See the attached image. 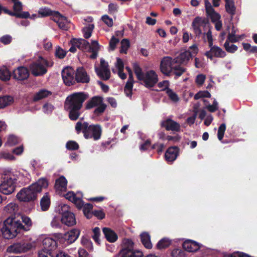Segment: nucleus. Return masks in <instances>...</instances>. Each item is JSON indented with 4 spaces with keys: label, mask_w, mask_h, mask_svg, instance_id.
Instances as JSON below:
<instances>
[{
    "label": "nucleus",
    "mask_w": 257,
    "mask_h": 257,
    "mask_svg": "<svg viewBox=\"0 0 257 257\" xmlns=\"http://www.w3.org/2000/svg\"><path fill=\"white\" fill-rule=\"evenodd\" d=\"M87 96L83 92H77L68 96L66 100L64 107L69 113L71 120H76L80 115V110Z\"/></svg>",
    "instance_id": "nucleus-1"
},
{
    "label": "nucleus",
    "mask_w": 257,
    "mask_h": 257,
    "mask_svg": "<svg viewBox=\"0 0 257 257\" xmlns=\"http://www.w3.org/2000/svg\"><path fill=\"white\" fill-rule=\"evenodd\" d=\"M48 186L47 180L44 178L40 179L37 182L30 186L22 189L17 194V198L22 202H29L34 200L37 194Z\"/></svg>",
    "instance_id": "nucleus-2"
},
{
    "label": "nucleus",
    "mask_w": 257,
    "mask_h": 257,
    "mask_svg": "<svg viewBox=\"0 0 257 257\" xmlns=\"http://www.w3.org/2000/svg\"><path fill=\"white\" fill-rule=\"evenodd\" d=\"M23 228H24V225L20 220L14 217H9L4 222L2 232L5 238L12 239L20 233Z\"/></svg>",
    "instance_id": "nucleus-3"
},
{
    "label": "nucleus",
    "mask_w": 257,
    "mask_h": 257,
    "mask_svg": "<svg viewBox=\"0 0 257 257\" xmlns=\"http://www.w3.org/2000/svg\"><path fill=\"white\" fill-rule=\"evenodd\" d=\"M53 62L41 55L36 56L35 60L29 66L32 74L35 76H43L47 72L48 68L52 67Z\"/></svg>",
    "instance_id": "nucleus-4"
},
{
    "label": "nucleus",
    "mask_w": 257,
    "mask_h": 257,
    "mask_svg": "<svg viewBox=\"0 0 257 257\" xmlns=\"http://www.w3.org/2000/svg\"><path fill=\"white\" fill-rule=\"evenodd\" d=\"M160 69L165 75H169L173 71L177 76H181L185 71L183 68L177 65L174 59L168 56L164 57L161 61Z\"/></svg>",
    "instance_id": "nucleus-5"
},
{
    "label": "nucleus",
    "mask_w": 257,
    "mask_h": 257,
    "mask_svg": "<svg viewBox=\"0 0 257 257\" xmlns=\"http://www.w3.org/2000/svg\"><path fill=\"white\" fill-rule=\"evenodd\" d=\"M134 69L137 78L143 81L147 87H152L157 83L158 75L155 71L151 70L144 73L141 68L137 64L134 65Z\"/></svg>",
    "instance_id": "nucleus-6"
},
{
    "label": "nucleus",
    "mask_w": 257,
    "mask_h": 257,
    "mask_svg": "<svg viewBox=\"0 0 257 257\" xmlns=\"http://www.w3.org/2000/svg\"><path fill=\"white\" fill-rule=\"evenodd\" d=\"M75 129L78 132L82 130L85 139L93 138L94 140H97L100 138L101 128L99 125H89L86 122H78L76 124Z\"/></svg>",
    "instance_id": "nucleus-7"
},
{
    "label": "nucleus",
    "mask_w": 257,
    "mask_h": 257,
    "mask_svg": "<svg viewBox=\"0 0 257 257\" xmlns=\"http://www.w3.org/2000/svg\"><path fill=\"white\" fill-rule=\"evenodd\" d=\"M65 198L72 202L78 208L83 207V212L87 218L91 217V211L92 210L93 206L90 203L84 204L82 201V194L80 192L74 193L72 191L68 192L65 195Z\"/></svg>",
    "instance_id": "nucleus-8"
},
{
    "label": "nucleus",
    "mask_w": 257,
    "mask_h": 257,
    "mask_svg": "<svg viewBox=\"0 0 257 257\" xmlns=\"http://www.w3.org/2000/svg\"><path fill=\"white\" fill-rule=\"evenodd\" d=\"M17 179L13 178L11 174L2 176L0 183V192L9 195L15 191Z\"/></svg>",
    "instance_id": "nucleus-9"
},
{
    "label": "nucleus",
    "mask_w": 257,
    "mask_h": 257,
    "mask_svg": "<svg viewBox=\"0 0 257 257\" xmlns=\"http://www.w3.org/2000/svg\"><path fill=\"white\" fill-rule=\"evenodd\" d=\"M59 212L61 214V223L68 226H72L76 224L75 215L70 211L69 207L67 204H61L59 206Z\"/></svg>",
    "instance_id": "nucleus-10"
},
{
    "label": "nucleus",
    "mask_w": 257,
    "mask_h": 257,
    "mask_svg": "<svg viewBox=\"0 0 257 257\" xmlns=\"http://www.w3.org/2000/svg\"><path fill=\"white\" fill-rule=\"evenodd\" d=\"M198 51V49L196 45H193L188 50L181 52L178 56L174 58L175 61L178 66H179V64H186L190 59L196 55Z\"/></svg>",
    "instance_id": "nucleus-11"
},
{
    "label": "nucleus",
    "mask_w": 257,
    "mask_h": 257,
    "mask_svg": "<svg viewBox=\"0 0 257 257\" xmlns=\"http://www.w3.org/2000/svg\"><path fill=\"white\" fill-rule=\"evenodd\" d=\"M57 247L56 241L51 237H45L42 241L41 249L38 252V255L43 254L47 256H52L55 252Z\"/></svg>",
    "instance_id": "nucleus-12"
},
{
    "label": "nucleus",
    "mask_w": 257,
    "mask_h": 257,
    "mask_svg": "<svg viewBox=\"0 0 257 257\" xmlns=\"http://www.w3.org/2000/svg\"><path fill=\"white\" fill-rule=\"evenodd\" d=\"M33 246L34 245L30 242L16 243L9 246L7 251L10 253H22L31 249Z\"/></svg>",
    "instance_id": "nucleus-13"
},
{
    "label": "nucleus",
    "mask_w": 257,
    "mask_h": 257,
    "mask_svg": "<svg viewBox=\"0 0 257 257\" xmlns=\"http://www.w3.org/2000/svg\"><path fill=\"white\" fill-rule=\"evenodd\" d=\"M95 72L97 75L101 79L106 80L110 76V71L108 68V64L103 59L100 60V68L95 67Z\"/></svg>",
    "instance_id": "nucleus-14"
},
{
    "label": "nucleus",
    "mask_w": 257,
    "mask_h": 257,
    "mask_svg": "<svg viewBox=\"0 0 257 257\" xmlns=\"http://www.w3.org/2000/svg\"><path fill=\"white\" fill-rule=\"evenodd\" d=\"M75 75V70L71 67L65 68L62 71V77L64 83L70 86L75 83L76 81Z\"/></svg>",
    "instance_id": "nucleus-15"
},
{
    "label": "nucleus",
    "mask_w": 257,
    "mask_h": 257,
    "mask_svg": "<svg viewBox=\"0 0 257 257\" xmlns=\"http://www.w3.org/2000/svg\"><path fill=\"white\" fill-rule=\"evenodd\" d=\"M209 47L210 50L205 53L208 58L212 60L213 57L223 58L226 56V53L219 47L213 45Z\"/></svg>",
    "instance_id": "nucleus-16"
},
{
    "label": "nucleus",
    "mask_w": 257,
    "mask_h": 257,
    "mask_svg": "<svg viewBox=\"0 0 257 257\" xmlns=\"http://www.w3.org/2000/svg\"><path fill=\"white\" fill-rule=\"evenodd\" d=\"M52 20L58 24L60 29L64 30L68 29L69 22L66 17L61 15L58 12L53 13Z\"/></svg>",
    "instance_id": "nucleus-17"
},
{
    "label": "nucleus",
    "mask_w": 257,
    "mask_h": 257,
    "mask_svg": "<svg viewBox=\"0 0 257 257\" xmlns=\"http://www.w3.org/2000/svg\"><path fill=\"white\" fill-rule=\"evenodd\" d=\"M204 3L206 13L211 19V21L214 23L219 21L220 16L214 11L208 0H204Z\"/></svg>",
    "instance_id": "nucleus-18"
},
{
    "label": "nucleus",
    "mask_w": 257,
    "mask_h": 257,
    "mask_svg": "<svg viewBox=\"0 0 257 257\" xmlns=\"http://www.w3.org/2000/svg\"><path fill=\"white\" fill-rule=\"evenodd\" d=\"M13 76L15 79L19 80L27 79L29 76V72L25 67H19L13 71Z\"/></svg>",
    "instance_id": "nucleus-19"
},
{
    "label": "nucleus",
    "mask_w": 257,
    "mask_h": 257,
    "mask_svg": "<svg viewBox=\"0 0 257 257\" xmlns=\"http://www.w3.org/2000/svg\"><path fill=\"white\" fill-rule=\"evenodd\" d=\"M75 80L78 83H88L90 78L86 71L82 67H79L77 69L75 73Z\"/></svg>",
    "instance_id": "nucleus-20"
},
{
    "label": "nucleus",
    "mask_w": 257,
    "mask_h": 257,
    "mask_svg": "<svg viewBox=\"0 0 257 257\" xmlns=\"http://www.w3.org/2000/svg\"><path fill=\"white\" fill-rule=\"evenodd\" d=\"M80 231L78 229H73L65 233L63 238L69 244L74 242L79 237Z\"/></svg>",
    "instance_id": "nucleus-21"
},
{
    "label": "nucleus",
    "mask_w": 257,
    "mask_h": 257,
    "mask_svg": "<svg viewBox=\"0 0 257 257\" xmlns=\"http://www.w3.org/2000/svg\"><path fill=\"white\" fill-rule=\"evenodd\" d=\"M201 244L194 240L188 239L183 243V248L188 252H194L200 249Z\"/></svg>",
    "instance_id": "nucleus-22"
},
{
    "label": "nucleus",
    "mask_w": 257,
    "mask_h": 257,
    "mask_svg": "<svg viewBox=\"0 0 257 257\" xmlns=\"http://www.w3.org/2000/svg\"><path fill=\"white\" fill-rule=\"evenodd\" d=\"M71 43L72 44V46L69 49V51L72 53H75L76 51V48H78L80 49H83L84 48V46L89 45V42L82 39H73L71 41Z\"/></svg>",
    "instance_id": "nucleus-23"
},
{
    "label": "nucleus",
    "mask_w": 257,
    "mask_h": 257,
    "mask_svg": "<svg viewBox=\"0 0 257 257\" xmlns=\"http://www.w3.org/2000/svg\"><path fill=\"white\" fill-rule=\"evenodd\" d=\"M123 69L124 64L122 60L119 58H117L116 62L115 63V68L112 69V72L114 73H117L122 79H125L126 78V75L123 72Z\"/></svg>",
    "instance_id": "nucleus-24"
},
{
    "label": "nucleus",
    "mask_w": 257,
    "mask_h": 257,
    "mask_svg": "<svg viewBox=\"0 0 257 257\" xmlns=\"http://www.w3.org/2000/svg\"><path fill=\"white\" fill-rule=\"evenodd\" d=\"M14 178L17 179V181L18 180L20 182H22V184L28 183L30 180V174L25 170H22V171H16L13 174Z\"/></svg>",
    "instance_id": "nucleus-25"
},
{
    "label": "nucleus",
    "mask_w": 257,
    "mask_h": 257,
    "mask_svg": "<svg viewBox=\"0 0 257 257\" xmlns=\"http://www.w3.org/2000/svg\"><path fill=\"white\" fill-rule=\"evenodd\" d=\"M162 125L165 127L167 131L177 132L180 131V125L171 119L168 118L163 121L162 122Z\"/></svg>",
    "instance_id": "nucleus-26"
},
{
    "label": "nucleus",
    "mask_w": 257,
    "mask_h": 257,
    "mask_svg": "<svg viewBox=\"0 0 257 257\" xmlns=\"http://www.w3.org/2000/svg\"><path fill=\"white\" fill-rule=\"evenodd\" d=\"M178 154V149L177 147H170L165 153V159L168 162H173L177 158Z\"/></svg>",
    "instance_id": "nucleus-27"
},
{
    "label": "nucleus",
    "mask_w": 257,
    "mask_h": 257,
    "mask_svg": "<svg viewBox=\"0 0 257 257\" xmlns=\"http://www.w3.org/2000/svg\"><path fill=\"white\" fill-rule=\"evenodd\" d=\"M67 181L64 176H61L56 181L55 189L57 192H64L67 189Z\"/></svg>",
    "instance_id": "nucleus-28"
},
{
    "label": "nucleus",
    "mask_w": 257,
    "mask_h": 257,
    "mask_svg": "<svg viewBox=\"0 0 257 257\" xmlns=\"http://www.w3.org/2000/svg\"><path fill=\"white\" fill-rule=\"evenodd\" d=\"M205 23V19L201 17L195 18L192 22V27L194 32L197 35H199L201 33V31L200 27Z\"/></svg>",
    "instance_id": "nucleus-29"
},
{
    "label": "nucleus",
    "mask_w": 257,
    "mask_h": 257,
    "mask_svg": "<svg viewBox=\"0 0 257 257\" xmlns=\"http://www.w3.org/2000/svg\"><path fill=\"white\" fill-rule=\"evenodd\" d=\"M52 95V92L46 89H42L36 92L33 96V100L37 101L45 98H47Z\"/></svg>",
    "instance_id": "nucleus-30"
},
{
    "label": "nucleus",
    "mask_w": 257,
    "mask_h": 257,
    "mask_svg": "<svg viewBox=\"0 0 257 257\" xmlns=\"http://www.w3.org/2000/svg\"><path fill=\"white\" fill-rule=\"evenodd\" d=\"M103 232L106 239L110 242H114L117 239V234L110 228H103Z\"/></svg>",
    "instance_id": "nucleus-31"
},
{
    "label": "nucleus",
    "mask_w": 257,
    "mask_h": 257,
    "mask_svg": "<svg viewBox=\"0 0 257 257\" xmlns=\"http://www.w3.org/2000/svg\"><path fill=\"white\" fill-rule=\"evenodd\" d=\"M89 47L90 52H92V54L90 56V57L92 59H95L97 56V52L99 50L100 46L97 41H92L91 45L84 46V47Z\"/></svg>",
    "instance_id": "nucleus-32"
},
{
    "label": "nucleus",
    "mask_w": 257,
    "mask_h": 257,
    "mask_svg": "<svg viewBox=\"0 0 257 257\" xmlns=\"http://www.w3.org/2000/svg\"><path fill=\"white\" fill-rule=\"evenodd\" d=\"M14 101L13 97L10 95L0 96V109L11 105Z\"/></svg>",
    "instance_id": "nucleus-33"
},
{
    "label": "nucleus",
    "mask_w": 257,
    "mask_h": 257,
    "mask_svg": "<svg viewBox=\"0 0 257 257\" xmlns=\"http://www.w3.org/2000/svg\"><path fill=\"white\" fill-rule=\"evenodd\" d=\"M4 210L6 213L13 215L17 213L19 210V206L17 203L11 202L5 207Z\"/></svg>",
    "instance_id": "nucleus-34"
},
{
    "label": "nucleus",
    "mask_w": 257,
    "mask_h": 257,
    "mask_svg": "<svg viewBox=\"0 0 257 257\" xmlns=\"http://www.w3.org/2000/svg\"><path fill=\"white\" fill-rule=\"evenodd\" d=\"M141 241L147 248H151L152 244L151 241L150 235L148 232H144L140 234Z\"/></svg>",
    "instance_id": "nucleus-35"
},
{
    "label": "nucleus",
    "mask_w": 257,
    "mask_h": 257,
    "mask_svg": "<svg viewBox=\"0 0 257 257\" xmlns=\"http://www.w3.org/2000/svg\"><path fill=\"white\" fill-rule=\"evenodd\" d=\"M103 103L102 99L100 97L95 96L93 97L87 104L86 107L88 109L94 107H97Z\"/></svg>",
    "instance_id": "nucleus-36"
},
{
    "label": "nucleus",
    "mask_w": 257,
    "mask_h": 257,
    "mask_svg": "<svg viewBox=\"0 0 257 257\" xmlns=\"http://www.w3.org/2000/svg\"><path fill=\"white\" fill-rule=\"evenodd\" d=\"M40 205L43 211H46L49 208L50 205V199L48 193H45L41 199Z\"/></svg>",
    "instance_id": "nucleus-37"
},
{
    "label": "nucleus",
    "mask_w": 257,
    "mask_h": 257,
    "mask_svg": "<svg viewBox=\"0 0 257 257\" xmlns=\"http://www.w3.org/2000/svg\"><path fill=\"white\" fill-rule=\"evenodd\" d=\"M124 257H143V252L139 250H133L129 249L128 250H124L123 254Z\"/></svg>",
    "instance_id": "nucleus-38"
},
{
    "label": "nucleus",
    "mask_w": 257,
    "mask_h": 257,
    "mask_svg": "<svg viewBox=\"0 0 257 257\" xmlns=\"http://www.w3.org/2000/svg\"><path fill=\"white\" fill-rule=\"evenodd\" d=\"M11 72L6 67H3L0 68V79L3 81L10 80L11 78Z\"/></svg>",
    "instance_id": "nucleus-39"
},
{
    "label": "nucleus",
    "mask_w": 257,
    "mask_h": 257,
    "mask_svg": "<svg viewBox=\"0 0 257 257\" xmlns=\"http://www.w3.org/2000/svg\"><path fill=\"white\" fill-rule=\"evenodd\" d=\"M55 12H56V11H52L50 9L46 7L41 8L38 11V14L42 17L51 16L52 19L53 18V13Z\"/></svg>",
    "instance_id": "nucleus-40"
},
{
    "label": "nucleus",
    "mask_w": 257,
    "mask_h": 257,
    "mask_svg": "<svg viewBox=\"0 0 257 257\" xmlns=\"http://www.w3.org/2000/svg\"><path fill=\"white\" fill-rule=\"evenodd\" d=\"M20 141L21 140L20 138L14 135H11L8 137L6 145L13 146L19 143Z\"/></svg>",
    "instance_id": "nucleus-41"
},
{
    "label": "nucleus",
    "mask_w": 257,
    "mask_h": 257,
    "mask_svg": "<svg viewBox=\"0 0 257 257\" xmlns=\"http://www.w3.org/2000/svg\"><path fill=\"white\" fill-rule=\"evenodd\" d=\"M94 28V26L93 24H89L83 29L84 37L86 39H88L91 37Z\"/></svg>",
    "instance_id": "nucleus-42"
},
{
    "label": "nucleus",
    "mask_w": 257,
    "mask_h": 257,
    "mask_svg": "<svg viewBox=\"0 0 257 257\" xmlns=\"http://www.w3.org/2000/svg\"><path fill=\"white\" fill-rule=\"evenodd\" d=\"M225 1V9L227 13L233 15L235 13V8L232 0Z\"/></svg>",
    "instance_id": "nucleus-43"
},
{
    "label": "nucleus",
    "mask_w": 257,
    "mask_h": 257,
    "mask_svg": "<svg viewBox=\"0 0 257 257\" xmlns=\"http://www.w3.org/2000/svg\"><path fill=\"white\" fill-rule=\"evenodd\" d=\"M21 219L22 222L25 223L26 226L24 225V228H23V230L27 231L30 230V227L32 225V222L31 219L29 217L25 215H22Z\"/></svg>",
    "instance_id": "nucleus-44"
},
{
    "label": "nucleus",
    "mask_w": 257,
    "mask_h": 257,
    "mask_svg": "<svg viewBox=\"0 0 257 257\" xmlns=\"http://www.w3.org/2000/svg\"><path fill=\"white\" fill-rule=\"evenodd\" d=\"M171 244V240L168 238H164L157 243V246L159 249H163L168 247Z\"/></svg>",
    "instance_id": "nucleus-45"
},
{
    "label": "nucleus",
    "mask_w": 257,
    "mask_h": 257,
    "mask_svg": "<svg viewBox=\"0 0 257 257\" xmlns=\"http://www.w3.org/2000/svg\"><path fill=\"white\" fill-rule=\"evenodd\" d=\"M211 96V94L207 91H200L196 94L194 96L195 99H198L200 98H202V100L204 102H205L206 101L204 99V97H210Z\"/></svg>",
    "instance_id": "nucleus-46"
},
{
    "label": "nucleus",
    "mask_w": 257,
    "mask_h": 257,
    "mask_svg": "<svg viewBox=\"0 0 257 257\" xmlns=\"http://www.w3.org/2000/svg\"><path fill=\"white\" fill-rule=\"evenodd\" d=\"M225 50L229 53H234L237 50V47L234 44H230L229 42L226 40L224 44Z\"/></svg>",
    "instance_id": "nucleus-47"
},
{
    "label": "nucleus",
    "mask_w": 257,
    "mask_h": 257,
    "mask_svg": "<svg viewBox=\"0 0 257 257\" xmlns=\"http://www.w3.org/2000/svg\"><path fill=\"white\" fill-rule=\"evenodd\" d=\"M130 42L127 39H124L121 42L120 53H126L127 49L130 47Z\"/></svg>",
    "instance_id": "nucleus-48"
},
{
    "label": "nucleus",
    "mask_w": 257,
    "mask_h": 257,
    "mask_svg": "<svg viewBox=\"0 0 257 257\" xmlns=\"http://www.w3.org/2000/svg\"><path fill=\"white\" fill-rule=\"evenodd\" d=\"M67 53V51L59 46H57L55 50V55L60 59L64 58Z\"/></svg>",
    "instance_id": "nucleus-49"
},
{
    "label": "nucleus",
    "mask_w": 257,
    "mask_h": 257,
    "mask_svg": "<svg viewBox=\"0 0 257 257\" xmlns=\"http://www.w3.org/2000/svg\"><path fill=\"white\" fill-rule=\"evenodd\" d=\"M203 38L204 41L208 42L209 46L213 45V39L210 30H209L207 33H204Z\"/></svg>",
    "instance_id": "nucleus-50"
},
{
    "label": "nucleus",
    "mask_w": 257,
    "mask_h": 257,
    "mask_svg": "<svg viewBox=\"0 0 257 257\" xmlns=\"http://www.w3.org/2000/svg\"><path fill=\"white\" fill-rule=\"evenodd\" d=\"M205 108L210 112H213L218 108V103L215 99H214L212 104H205Z\"/></svg>",
    "instance_id": "nucleus-51"
},
{
    "label": "nucleus",
    "mask_w": 257,
    "mask_h": 257,
    "mask_svg": "<svg viewBox=\"0 0 257 257\" xmlns=\"http://www.w3.org/2000/svg\"><path fill=\"white\" fill-rule=\"evenodd\" d=\"M123 244L124 245V248L122 250V253L123 254L124 250H128L129 249H132L131 248L133 247L134 245V242L131 239H124L123 240Z\"/></svg>",
    "instance_id": "nucleus-52"
},
{
    "label": "nucleus",
    "mask_w": 257,
    "mask_h": 257,
    "mask_svg": "<svg viewBox=\"0 0 257 257\" xmlns=\"http://www.w3.org/2000/svg\"><path fill=\"white\" fill-rule=\"evenodd\" d=\"M61 218L59 217L55 216L51 222V225L54 228H60L61 227Z\"/></svg>",
    "instance_id": "nucleus-53"
},
{
    "label": "nucleus",
    "mask_w": 257,
    "mask_h": 257,
    "mask_svg": "<svg viewBox=\"0 0 257 257\" xmlns=\"http://www.w3.org/2000/svg\"><path fill=\"white\" fill-rule=\"evenodd\" d=\"M93 233L92 238L94 240V241L97 242L98 244L100 243L99 240V236L100 234V230L99 228L96 227L93 229Z\"/></svg>",
    "instance_id": "nucleus-54"
},
{
    "label": "nucleus",
    "mask_w": 257,
    "mask_h": 257,
    "mask_svg": "<svg viewBox=\"0 0 257 257\" xmlns=\"http://www.w3.org/2000/svg\"><path fill=\"white\" fill-rule=\"evenodd\" d=\"M226 129V126L224 123L221 124L218 128L217 137L219 141H221L224 136V134Z\"/></svg>",
    "instance_id": "nucleus-55"
},
{
    "label": "nucleus",
    "mask_w": 257,
    "mask_h": 257,
    "mask_svg": "<svg viewBox=\"0 0 257 257\" xmlns=\"http://www.w3.org/2000/svg\"><path fill=\"white\" fill-rule=\"evenodd\" d=\"M66 147L68 150H76L78 149L79 145L76 142L70 141L67 143Z\"/></svg>",
    "instance_id": "nucleus-56"
},
{
    "label": "nucleus",
    "mask_w": 257,
    "mask_h": 257,
    "mask_svg": "<svg viewBox=\"0 0 257 257\" xmlns=\"http://www.w3.org/2000/svg\"><path fill=\"white\" fill-rule=\"evenodd\" d=\"M133 85L130 82H126L124 87V91L125 95L129 97H131L132 94V89Z\"/></svg>",
    "instance_id": "nucleus-57"
},
{
    "label": "nucleus",
    "mask_w": 257,
    "mask_h": 257,
    "mask_svg": "<svg viewBox=\"0 0 257 257\" xmlns=\"http://www.w3.org/2000/svg\"><path fill=\"white\" fill-rule=\"evenodd\" d=\"M54 109V106L49 103H45L43 106V111L46 114L51 113L53 111Z\"/></svg>",
    "instance_id": "nucleus-58"
},
{
    "label": "nucleus",
    "mask_w": 257,
    "mask_h": 257,
    "mask_svg": "<svg viewBox=\"0 0 257 257\" xmlns=\"http://www.w3.org/2000/svg\"><path fill=\"white\" fill-rule=\"evenodd\" d=\"M172 257H185V254L183 250L180 249H174L171 252Z\"/></svg>",
    "instance_id": "nucleus-59"
},
{
    "label": "nucleus",
    "mask_w": 257,
    "mask_h": 257,
    "mask_svg": "<svg viewBox=\"0 0 257 257\" xmlns=\"http://www.w3.org/2000/svg\"><path fill=\"white\" fill-rule=\"evenodd\" d=\"M167 94L170 99L174 102H177L179 100L178 95L171 89L167 90Z\"/></svg>",
    "instance_id": "nucleus-60"
},
{
    "label": "nucleus",
    "mask_w": 257,
    "mask_h": 257,
    "mask_svg": "<svg viewBox=\"0 0 257 257\" xmlns=\"http://www.w3.org/2000/svg\"><path fill=\"white\" fill-rule=\"evenodd\" d=\"M81 243L90 250L93 249L92 242L89 239L85 237H82Z\"/></svg>",
    "instance_id": "nucleus-61"
},
{
    "label": "nucleus",
    "mask_w": 257,
    "mask_h": 257,
    "mask_svg": "<svg viewBox=\"0 0 257 257\" xmlns=\"http://www.w3.org/2000/svg\"><path fill=\"white\" fill-rule=\"evenodd\" d=\"M118 42L119 39L113 36L109 42V50L111 51L114 50Z\"/></svg>",
    "instance_id": "nucleus-62"
},
{
    "label": "nucleus",
    "mask_w": 257,
    "mask_h": 257,
    "mask_svg": "<svg viewBox=\"0 0 257 257\" xmlns=\"http://www.w3.org/2000/svg\"><path fill=\"white\" fill-rule=\"evenodd\" d=\"M103 22L108 27H111L112 26L113 22L112 19L110 18L107 15H104L101 18Z\"/></svg>",
    "instance_id": "nucleus-63"
},
{
    "label": "nucleus",
    "mask_w": 257,
    "mask_h": 257,
    "mask_svg": "<svg viewBox=\"0 0 257 257\" xmlns=\"http://www.w3.org/2000/svg\"><path fill=\"white\" fill-rule=\"evenodd\" d=\"M52 257H71L69 254L62 250L55 252L52 255Z\"/></svg>",
    "instance_id": "nucleus-64"
}]
</instances>
